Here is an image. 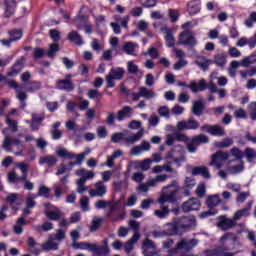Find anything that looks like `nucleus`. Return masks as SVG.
Returning <instances> with one entry per match:
<instances>
[{
  "instance_id": "nucleus-58",
  "label": "nucleus",
  "mask_w": 256,
  "mask_h": 256,
  "mask_svg": "<svg viewBox=\"0 0 256 256\" xmlns=\"http://www.w3.org/2000/svg\"><path fill=\"white\" fill-rule=\"evenodd\" d=\"M45 56V50L40 47H36L33 52L34 59H43Z\"/></svg>"
},
{
  "instance_id": "nucleus-3",
  "label": "nucleus",
  "mask_w": 256,
  "mask_h": 256,
  "mask_svg": "<svg viewBox=\"0 0 256 256\" xmlns=\"http://www.w3.org/2000/svg\"><path fill=\"white\" fill-rule=\"evenodd\" d=\"M197 245H199V240L195 238L191 240L182 238L176 243L174 248L168 250V253L169 255H177L179 251H191L194 247H197Z\"/></svg>"
},
{
  "instance_id": "nucleus-20",
  "label": "nucleus",
  "mask_w": 256,
  "mask_h": 256,
  "mask_svg": "<svg viewBox=\"0 0 256 256\" xmlns=\"http://www.w3.org/2000/svg\"><path fill=\"white\" fill-rule=\"evenodd\" d=\"M73 249H81L83 251H90L95 255V245L94 243L89 242H73L72 243Z\"/></svg>"
},
{
  "instance_id": "nucleus-7",
  "label": "nucleus",
  "mask_w": 256,
  "mask_h": 256,
  "mask_svg": "<svg viewBox=\"0 0 256 256\" xmlns=\"http://www.w3.org/2000/svg\"><path fill=\"white\" fill-rule=\"evenodd\" d=\"M207 143H209V137L205 134H198L192 137L186 147L189 153H197V147L199 145H207Z\"/></svg>"
},
{
  "instance_id": "nucleus-2",
  "label": "nucleus",
  "mask_w": 256,
  "mask_h": 256,
  "mask_svg": "<svg viewBox=\"0 0 256 256\" xmlns=\"http://www.w3.org/2000/svg\"><path fill=\"white\" fill-rule=\"evenodd\" d=\"M175 235H183L177 218H174L172 222L167 223L162 232H154V237H173Z\"/></svg>"
},
{
  "instance_id": "nucleus-51",
  "label": "nucleus",
  "mask_w": 256,
  "mask_h": 256,
  "mask_svg": "<svg viewBox=\"0 0 256 256\" xmlns=\"http://www.w3.org/2000/svg\"><path fill=\"white\" fill-rule=\"evenodd\" d=\"M244 155H245L247 161H249V163H251V161H253V159L256 158L255 149L249 148V147L246 148V149L244 150Z\"/></svg>"
},
{
  "instance_id": "nucleus-27",
  "label": "nucleus",
  "mask_w": 256,
  "mask_h": 256,
  "mask_svg": "<svg viewBox=\"0 0 256 256\" xmlns=\"http://www.w3.org/2000/svg\"><path fill=\"white\" fill-rule=\"evenodd\" d=\"M27 245H28V249H29L30 253H32V255H36V256L40 255L41 249L37 248V245H39V243H37V241H35V238L28 237Z\"/></svg>"
},
{
  "instance_id": "nucleus-8",
  "label": "nucleus",
  "mask_w": 256,
  "mask_h": 256,
  "mask_svg": "<svg viewBox=\"0 0 256 256\" xmlns=\"http://www.w3.org/2000/svg\"><path fill=\"white\" fill-rule=\"evenodd\" d=\"M176 221L178 222L180 231H182V233L189 231V229H193V227H197V220L192 217L183 216L176 218Z\"/></svg>"
},
{
  "instance_id": "nucleus-23",
  "label": "nucleus",
  "mask_w": 256,
  "mask_h": 256,
  "mask_svg": "<svg viewBox=\"0 0 256 256\" xmlns=\"http://www.w3.org/2000/svg\"><path fill=\"white\" fill-rule=\"evenodd\" d=\"M164 33H165V44L167 47H175V36H173V30L171 28H164Z\"/></svg>"
},
{
  "instance_id": "nucleus-57",
  "label": "nucleus",
  "mask_w": 256,
  "mask_h": 256,
  "mask_svg": "<svg viewBox=\"0 0 256 256\" xmlns=\"http://www.w3.org/2000/svg\"><path fill=\"white\" fill-rule=\"evenodd\" d=\"M251 192H240L237 195L236 201L237 203H245V201L247 200V197H250Z\"/></svg>"
},
{
  "instance_id": "nucleus-50",
  "label": "nucleus",
  "mask_w": 256,
  "mask_h": 256,
  "mask_svg": "<svg viewBox=\"0 0 256 256\" xmlns=\"http://www.w3.org/2000/svg\"><path fill=\"white\" fill-rule=\"evenodd\" d=\"M101 223H103V220L101 218L93 219L90 226V232L95 233V231H99V227H101Z\"/></svg>"
},
{
  "instance_id": "nucleus-38",
  "label": "nucleus",
  "mask_w": 256,
  "mask_h": 256,
  "mask_svg": "<svg viewBox=\"0 0 256 256\" xmlns=\"http://www.w3.org/2000/svg\"><path fill=\"white\" fill-rule=\"evenodd\" d=\"M78 175L81 177L79 179L84 180L85 182L89 181V179H93L95 177V172L94 171H88L85 169H80L78 170Z\"/></svg>"
},
{
  "instance_id": "nucleus-39",
  "label": "nucleus",
  "mask_w": 256,
  "mask_h": 256,
  "mask_svg": "<svg viewBox=\"0 0 256 256\" xmlns=\"http://www.w3.org/2000/svg\"><path fill=\"white\" fill-rule=\"evenodd\" d=\"M227 239H229V233L221 236L220 243H222V244L216 246V248H218V250L220 252V255H223L224 253H227V251H229V248L225 244H223V243H225V241H227Z\"/></svg>"
},
{
  "instance_id": "nucleus-25",
  "label": "nucleus",
  "mask_w": 256,
  "mask_h": 256,
  "mask_svg": "<svg viewBox=\"0 0 256 256\" xmlns=\"http://www.w3.org/2000/svg\"><path fill=\"white\" fill-rule=\"evenodd\" d=\"M68 41L70 43H75V45L81 46L83 45V37L79 35V32L72 30L67 35Z\"/></svg>"
},
{
  "instance_id": "nucleus-15",
  "label": "nucleus",
  "mask_w": 256,
  "mask_h": 256,
  "mask_svg": "<svg viewBox=\"0 0 256 256\" xmlns=\"http://www.w3.org/2000/svg\"><path fill=\"white\" fill-rule=\"evenodd\" d=\"M56 89L71 93V91H75V84H73V80L71 79H59L56 81Z\"/></svg>"
},
{
  "instance_id": "nucleus-61",
  "label": "nucleus",
  "mask_w": 256,
  "mask_h": 256,
  "mask_svg": "<svg viewBox=\"0 0 256 256\" xmlns=\"http://www.w3.org/2000/svg\"><path fill=\"white\" fill-rule=\"evenodd\" d=\"M80 205L83 211H89V197L82 196L80 199Z\"/></svg>"
},
{
  "instance_id": "nucleus-9",
  "label": "nucleus",
  "mask_w": 256,
  "mask_h": 256,
  "mask_svg": "<svg viewBox=\"0 0 256 256\" xmlns=\"http://www.w3.org/2000/svg\"><path fill=\"white\" fill-rule=\"evenodd\" d=\"M178 131H195L199 129L200 124L195 119H188L179 121L176 125Z\"/></svg>"
},
{
  "instance_id": "nucleus-13",
  "label": "nucleus",
  "mask_w": 256,
  "mask_h": 256,
  "mask_svg": "<svg viewBox=\"0 0 256 256\" xmlns=\"http://www.w3.org/2000/svg\"><path fill=\"white\" fill-rule=\"evenodd\" d=\"M229 159V153L223 151H217L211 156V165H215L216 169H221L223 164L221 161H227Z\"/></svg>"
},
{
  "instance_id": "nucleus-46",
  "label": "nucleus",
  "mask_w": 256,
  "mask_h": 256,
  "mask_svg": "<svg viewBox=\"0 0 256 256\" xmlns=\"http://www.w3.org/2000/svg\"><path fill=\"white\" fill-rule=\"evenodd\" d=\"M6 125H8L12 133H17L19 131V125L16 120L9 118V115H6Z\"/></svg>"
},
{
  "instance_id": "nucleus-21",
  "label": "nucleus",
  "mask_w": 256,
  "mask_h": 256,
  "mask_svg": "<svg viewBox=\"0 0 256 256\" xmlns=\"http://www.w3.org/2000/svg\"><path fill=\"white\" fill-rule=\"evenodd\" d=\"M195 63L202 71H209V65H213V60L207 59L205 56H198Z\"/></svg>"
},
{
  "instance_id": "nucleus-4",
  "label": "nucleus",
  "mask_w": 256,
  "mask_h": 256,
  "mask_svg": "<svg viewBox=\"0 0 256 256\" xmlns=\"http://www.w3.org/2000/svg\"><path fill=\"white\" fill-rule=\"evenodd\" d=\"M123 137H125V134H123V132H116L112 134L111 141L112 143H119V141H125L127 145L137 143V141H139L141 137H143V130H139L136 134L128 136L127 138Z\"/></svg>"
},
{
  "instance_id": "nucleus-62",
  "label": "nucleus",
  "mask_w": 256,
  "mask_h": 256,
  "mask_svg": "<svg viewBox=\"0 0 256 256\" xmlns=\"http://www.w3.org/2000/svg\"><path fill=\"white\" fill-rule=\"evenodd\" d=\"M231 153H232V156L235 157V159H238V160L243 159V151H241L239 148L233 147L231 149Z\"/></svg>"
},
{
  "instance_id": "nucleus-19",
  "label": "nucleus",
  "mask_w": 256,
  "mask_h": 256,
  "mask_svg": "<svg viewBox=\"0 0 256 256\" xmlns=\"http://www.w3.org/2000/svg\"><path fill=\"white\" fill-rule=\"evenodd\" d=\"M191 174L196 177L197 175H201L204 179H211V173H209V168L206 166H196L192 168Z\"/></svg>"
},
{
  "instance_id": "nucleus-56",
  "label": "nucleus",
  "mask_w": 256,
  "mask_h": 256,
  "mask_svg": "<svg viewBox=\"0 0 256 256\" xmlns=\"http://www.w3.org/2000/svg\"><path fill=\"white\" fill-rule=\"evenodd\" d=\"M11 139L9 136H6L2 143V149H5L7 153H11V146H12Z\"/></svg>"
},
{
  "instance_id": "nucleus-35",
  "label": "nucleus",
  "mask_w": 256,
  "mask_h": 256,
  "mask_svg": "<svg viewBox=\"0 0 256 256\" xmlns=\"http://www.w3.org/2000/svg\"><path fill=\"white\" fill-rule=\"evenodd\" d=\"M59 43H52L49 45L48 51L46 55L49 59H55L57 57V53H59Z\"/></svg>"
},
{
  "instance_id": "nucleus-16",
  "label": "nucleus",
  "mask_w": 256,
  "mask_h": 256,
  "mask_svg": "<svg viewBox=\"0 0 256 256\" xmlns=\"http://www.w3.org/2000/svg\"><path fill=\"white\" fill-rule=\"evenodd\" d=\"M119 206L112 205L108 211V217L111 219L112 223H117V221H123L125 219V212L118 213Z\"/></svg>"
},
{
  "instance_id": "nucleus-31",
  "label": "nucleus",
  "mask_w": 256,
  "mask_h": 256,
  "mask_svg": "<svg viewBox=\"0 0 256 256\" xmlns=\"http://www.w3.org/2000/svg\"><path fill=\"white\" fill-rule=\"evenodd\" d=\"M48 165V167H54V165H57V158L54 155H48L45 157H41L39 159V165Z\"/></svg>"
},
{
  "instance_id": "nucleus-64",
  "label": "nucleus",
  "mask_w": 256,
  "mask_h": 256,
  "mask_svg": "<svg viewBox=\"0 0 256 256\" xmlns=\"http://www.w3.org/2000/svg\"><path fill=\"white\" fill-rule=\"evenodd\" d=\"M204 255L205 256H222L218 248L204 250Z\"/></svg>"
},
{
  "instance_id": "nucleus-40",
  "label": "nucleus",
  "mask_w": 256,
  "mask_h": 256,
  "mask_svg": "<svg viewBox=\"0 0 256 256\" xmlns=\"http://www.w3.org/2000/svg\"><path fill=\"white\" fill-rule=\"evenodd\" d=\"M210 135H213L214 137H223V135H225V129L219 126V124L212 125Z\"/></svg>"
},
{
  "instance_id": "nucleus-24",
  "label": "nucleus",
  "mask_w": 256,
  "mask_h": 256,
  "mask_svg": "<svg viewBox=\"0 0 256 256\" xmlns=\"http://www.w3.org/2000/svg\"><path fill=\"white\" fill-rule=\"evenodd\" d=\"M195 185H196L195 178L186 177L184 180L183 195H185V197H189V195H191V189H193Z\"/></svg>"
},
{
  "instance_id": "nucleus-53",
  "label": "nucleus",
  "mask_w": 256,
  "mask_h": 256,
  "mask_svg": "<svg viewBox=\"0 0 256 256\" xmlns=\"http://www.w3.org/2000/svg\"><path fill=\"white\" fill-rule=\"evenodd\" d=\"M127 67L128 73H130V75H137V73H139V66H137L135 63L131 61L127 63Z\"/></svg>"
},
{
  "instance_id": "nucleus-18",
  "label": "nucleus",
  "mask_w": 256,
  "mask_h": 256,
  "mask_svg": "<svg viewBox=\"0 0 256 256\" xmlns=\"http://www.w3.org/2000/svg\"><path fill=\"white\" fill-rule=\"evenodd\" d=\"M142 247L144 249L143 251L144 256H158L157 252L149 250V249H155V243L153 242V240L147 238L146 240L143 241Z\"/></svg>"
},
{
  "instance_id": "nucleus-6",
  "label": "nucleus",
  "mask_w": 256,
  "mask_h": 256,
  "mask_svg": "<svg viewBox=\"0 0 256 256\" xmlns=\"http://www.w3.org/2000/svg\"><path fill=\"white\" fill-rule=\"evenodd\" d=\"M178 45L193 49L197 46V39L190 30H184L178 36Z\"/></svg>"
},
{
  "instance_id": "nucleus-29",
  "label": "nucleus",
  "mask_w": 256,
  "mask_h": 256,
  "mask_svg": "<svg viewBox=\"0 0 256 256\" xmlns=\"http://www.w3.org/2000/svg\"><path fill=\"white\" fill-rule=\"evenodd\" d=\"M203 109H205V104H203V101H195L192 106V113L197 117H201V115H203Z\"/></svg>"
},
{
  "instance_id": "nucleus-12",
  "label": "nucleus",
  "mask_w": 256,
  "mask_h": 256,
  "mask_svg": "<svg viewBox=\"0 0 256 256\" xmlns=\"http://www.w3.org/2000/svg\"><path fill=\"white\" fill-rule=\"evenodd\" d=\"M94 187L89 190L90 197H105L107 195V186L103 181L96 182Z\"/></svg>"
},
{
  "instance_id": "nucleus-45",
  "label": "nucleus",
  "mask_w": 256,
  "mask_h": 256,
  "mask_svg": "<svg viewBox=\"0 0 256 256\" xmlns=\"http://www.w3.org/2000/svg\"><path fill=\"white\" fill-rule=\"evenodd\" d=\"M136 47H138V45L133 43V42H125L124 45H123L122 50L127 55H133V52L135 51Z\"/></svg>"
},
{
  "instance_id": "nucleus-59",
  "label": "nucleus",
  "mask_w": 256,
  "mask_h": 256,
  "mask_svg": "<svg viewBox=\"0 0 256 256\" xmlns=\"http://www.w3.org/2000/svg\"><path fill=\"white\" fill-rule=\"evenodd\" d=\"M234 117L236 119H247V112L243 108H239L234 112Z\"/></svg>"
},
{
  "instance_id": "nucleus-63",
  "label": "nucleus",
  "mask_w": 256,
  "mask_h": 256,
  "mask_svg": "<svg viewBox=\"0 0 256 256\" xmlns=\"http://www.w3.org/2000/svg\"><path fill=\"white\" fill-rule=\"evenodd\" d=\"M88 97L90 99H99V97H102L101 92H99V90L97 89H90L88 91Z\"/></svg>"
},
{
  "instance_id": "nucleus-60",
  "label": "nucleus",
  "mask_w": 256,
  "mask_h": 256,
  "mask_svg": "<svg viewBox=\"0 0 256 256\" xmlns=\"http://www.w3.org/2000/svg\"><path fill=\"white\" fill-rule=\"evenodd\" d=\"M248 109L250 110V119L256 121V102L249 104Z\"/></svg>"
},
{
  "instance_id": "nucleus-33",
  "label": "nucleus",
  "mask_w": 256,
  "mask_h": 256,
  "mask_svg": "<svg viewBox=\"0 0 256 256\" xmlns=\"http://www.w3.org/2000/svg\"><path fill=\"white\" fill-rule=\"evenodd\" d=\"M125 74V70L123 68H112L110 73L108 74L110 77H113L115 81H121L123 79V75Z\"/></svg>"
},
{
  "instance_id": "nucleus-26",
  "label": "nucleus",
  "mask_w": 256,
  "mask_h": 256,
  "mask_svg": "<svg viewBox=\"0 0 256 256\" xmlns=\"http://www.w3.org/2000/svg\"><path fill=\"white\" fill-rule=\"evenodd\" d=\"M220 203H221V199H219L218 195L208 196V198L206 199V205H207L208 209H211L212 211H217V209H215V208Z\"/></svg>"
},
{
  "instance_id": "nucleus-54",
  "label": "nucleus",
  "mask_w": 256,
  "mask_h": 256,
  "mask_svg": "<svg viewBox=\"0 0 256 256\" xmlns=\"http://www.w3.org/2000/svg\"><path fill=\"white\" fill-rule=\"evenodd\" d=\"M187 65V60L180 58L174 65H173V70L174 71H181L183 67Z\"/></svg>"
},
{
  "instance_id": "nucleus-32",
  "label": "nucleus",
  "mask_w": 256,
  "mask_h": 256,
  "mask_svg": "<svg viewBox=\"0 0 256 256\" xmlns=\"http://www.w3.org/2000/svg\"><path fill=\"white\" fill-rule=\"evenodd\" d=\"M24 89L28 93H35V91H39L41 89V82L40 81H29L25 84Z\"/></svg>"
},
{
  "instance_id": "nucleus-36",
  "label": "nucleus",
  "mask_w": 256,
  "mask_h": 256,
  "mask_svg": "<svg viewBox=\"0 0 256 256\" xmlns=\"http://www.w3.org/2000/svg\"><path fill=\"white\" fill-rule=\"evenodd\" d=\"M45 216L50 221H59V219H61V217H63V212L62 211L46 210Z\"/></svg>"
},
{
  "instance_id": "nucleus-1",
  "label": "nucleus",
  "mask_w": 256,
  "mask_h": 256,
  "mask_svg": "<svg viewBox=\"0 0 256 256\" xmlns=\"http://www.w3.org/2000/svg\"><path fill=\"white\" fill-rule=\"evenodd\" d=\"M166 189H172L168 194H162L159 198L160 205H165V203H177V193H179V182L177 180H172L171 184L165 186L163 191Z\"/></svg>"
},
{
  "instance_id": "nucleus-34",
  "label": "nucleus",
  "mask_w": 256,
  "mask_h": 256,
  "mask_svg": "<svg viewBox=\"0 0 256 256\" xmlns=\"http://www.w3.org/2000/svg\"><path fill=\"white\" fill-rule=\"evenodd\" d=\"M8 35L13 43L21 41L23 38V30L21 29H12L8 31Z\"/></svg>"
},
{
  "instance_id": "nucleus-55",
  "label": "nucleus",
  "mask_w": 256,
  "mask_h": 256,
  "mask_svg": "<svg viewBox=\"0 0 256 256\" xmlns=\"http://www.w3.org/2000/svg\"><path fill=\"white\" fill-rule=\"evenodd\" d=\"M175 153V150H170V151H168V153H167V155H166V157H167V159H171V161H173V163H176V165H178V167L181 165L180 163H181V161H183V158H175L174 156H173V154Z\"/></svg>"
},
{
  "instance_id": "nucleus-52",
  "label": "nucleus",
  "mask_w": 256,
  "mask_h": 256,
  "mask_svg": "<svg viewBox=\"0 0 256 256\" xmlns=\"http://www.w3.org/2000/svg\"><path fill=\"white\" fill-rule=\"evenodd\" d=\"M85 180L83 179H78L76 181V185H77V193H79L80 195H83V193H85V191H87V186L85 185Z\"/></svg>"
},
{
  "instance_id": "nucleus-14",
  "label": "nucleus",
  "mask_w": 256,
  "mask_h": 256,
  "mask_svg": "<svg viewBox=\"0 0 256 256\" xmlns=\"http://www.w3.org/2000/svg\"><path fill=\"white\" fill-rule=\"evenodd\" d=\"M235 219L226 218L225 216H219L218 222L216 223L217 227H220L222 231H229V229H233L237 222Z\"/></svg>"
},
{
  "instance_id": "nucleus-43",
  "label": "nucleus",
  "mask_w": 256,
  "mask_h": 256,
  "mask_svg": "<svg viewBox=\"0 0 256 256\" xmlns=\"http://www.w3.org/2000/svg\"><path fill=\"white\" fill-rule=\"evenodd\" d=\"M233 145V139L224 138L222 141L215 142V147L218 149H227V147H231Z\"/></svg>"
},
{
  "instance_id": "nucleus-28",
  "label": "nucleus",
  "mask_w": 256,
  "mask_h": 256,
  "mask_svg": "<svg viewBox=\"0 0 256 256\" xmlns=\"http://www.w3.org/2000/svg\"><path fill=\"white\" fill-rule=\"evenodd\" d=\"M213 64L216 65V67L223 69V67L227 65V56H225L223 53L216 54L214 56V60H212V65Z\"/></svg>"
},
{
  "instance_id": "nucleus-22",
  "label": "nucleus",
  "mask_w": 256,
  "mask_h": 256,
  "mask_svg": "<svg viewBox=\"0 0 256 256\" xmlns=\"http://www.w3.org/2000/svg\"><path fill=\"white\" fill-rule=\"evenodd\" d=\"M207 89V82L205 79H201L197 82L191 81L190 82V90L192 93H199V91H205Z\"/></svg>"
},
{
  "instance_id": "nucleus-49",
  "label": "nucleus",
  "mask_w": 256,
  "mask_h": 256,
  "mask_svg": "<svg viewBox=\"0 0 256 256\" xmlns=\"http://www.w3.org/2000/svg\"><path fill=\"white\" fill-rule=\"evenodd\" d=\"M49 193H51V189L49 187L40 186L37 195L38 197H45V199H49V197H51Z\"/></svg>"
},
{
  "instance_id": "nucleus-41",
  "label": "nucleus",
  "mask_w": 256,
  "mask_h": 256,
  "mask_svg": "<svg viewBox=\"0 0 256 256\" xmlns=\"http://www.w3.org/2000/svg\"><path fill=\"white\" fill-rule=\"evenodd\" d=\"M43 251H57L59 249V244L57 242H53L48 240L47 242L41 245Z\"/></svg>"
},
{
  "instance_id": "nucleus-47",
  "label": "nucleus",
  "mask_w": 256,
  "mask_h": 256,
  "mask_svg": "<svg viewBox=\"0 0 256 256\" xmlns=\"http://www.w3.org/2000/svg\"><path fill=\"white\" fill-rule=\"evenodd\" d=\"M169 213H170V210H169V207L167 206H163L162 209L154 211V215L158 217V219H165V217H167Z\"/></svg>"
},
{
  "instance_id": "nucleus-5",
  "label": "nucleus",
  "mask_w": 256,
  "mask_h": 256,
  "mask_svg": "<svg viewBox=\"0 0 256 256\" xmlns=\"http://www.w3.org/2000/svg\"><path fill=\"white\" fill-rule=\"evenodd\" d=\"M56 154L61 159H75L76 158L75 162H70L69 163V165H71V167H73L74 165H81L83 163V161L85 160V154L80 153V154L75 155V153L69 152L65 148L58 149L56 151Z\"/></svg>"
},
{
  "instance_id": "nucleus-10",
  "label": "nucleus",
  "mask_w": 256,
  "mask_h": 256,
  "mask_svg": "<svg viewBox=\"0 0 256 256\" xmlns=\"http://www.w3.org/2000/svg\"><path fill=\"white\" fill-rule=\"evenodd\" d=\"M23 69H25V56H21L15 61L11 66L10 71L7 72V77H16V75H19Z\"/></svg>"
},
{
  "instance_id": "nucleus-30",
  "label": "nucleus",
  "mask_w": 256,
  "mask_h": 256,
  "mask_svg": "<svg viewBox=\"0 0 256 256\" xmlns=\"http://www.w3.org/2000/svg\"><path fill=\"white\" fill-rule=\"evenodd\" d=\"M131 111H133V108H131L130 106H124L117 113V121H124L125 118L131 117Z\"/></svg>"
},
{
  "instance_id": "nucleus-11",
  "label": "nucleus",
  "mask_w": 256,
  "mask_h": 256,
  "mask_svg": "<svg viewBox=\"0 0 256 256\" xmlns=\"http://www.w3.org/2000/svg\"><path fill=\"white\" fill-rule=\"evenodd\" d=\"M201 209V200L198 198H190L182 204V211L184 213H191V211H199Z\"/></svg>"
},
{
  "instance_id": "nucleus-17",
  "label": "nucleus",
  "mask_w": 256,
  "mask_h": 256,
  "mask_svg": "<svg viewBox=\"0 0 256 256\" xmlns=\"http://www.w3.org/2000/svg\"><path fill=\"white\" fill-rule=\"evenodd\" d=\"M4 5H5V11H4L5 17L7 18L12 17V15L15 14V9H17V0H4Z\"/></svg>"
},
{
  "instance_id": "nucleus-37",
  "label": "nucleus",
  "mask_w": 256,
  "mask_h": 256,
  "mask_svg": "<svg viewBox=\"0 0 256 256\" xmlns=\"http://www.w3.org/2000/svg\"><path fill=\"white\" fill-rule=\"evenodd\" d=\"M187 11L190 15H197L201 11V6L195 1H190L187 4Z\"/></svg>"
},
{
  "instance_id": "nucleus-48",
  "label": "nucleus",
  "mask_w": 256,
  "mask_h": 256,
  "mask_svg": "<svg viewBox=\"0 0 256 256\" xmlns=\"http://www.w3.org/2000/svg\"><path fill=\"white\" fill-rule=\"evenodd\" d=\"M241 217H249L248 208H242L240 210H237L234 213L233 219H234V221H239V219H241Z\"/></svg>"
},
{
  "instance_id": "nucleus-42",
  "label": "nucleus",
  "mask_w": 256,
  "mask_h": 256,
  "mask_svg": "<svg viewBox=\"0 0 256 256\" xmlns=\"http://www.w3.org/2000/svg\"><path fill=\"white\" fill-rule=\"evenodd\" d=\"M87 15L85 14H80L76 16V27L79 30H82L86 25H87Z\"/></svg>"
},
{
  "instance_id": "nucleus-44",
  "label": "nucleus",
  "mask_w": 256,
  "mask_h": 256,
  "mask_svg": "<svg viewBox=\"0 0 256 256\" xmlns=\"http://www.w3.org/2000/svg\"><path fill=\"white\" fill-rule=\"evenodd\" d=\"M140 91V97H143L144 99H153L155 97V92L147 89L145 86L139 87Z\"/></svg>"
}]
</instances>
